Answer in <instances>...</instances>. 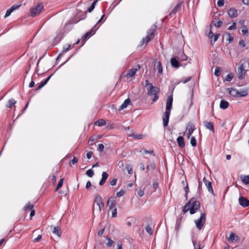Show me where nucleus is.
<instances>
[{"label":"nucleus","instance_id":"43","mask_svg":"<svg viewBox=\"0 0 249 249\" xmlns=\"http://www.w3.org/2000/svg\"><path fill=\"white\" fill-rule=\"evenodd\" d=\"M86 175L90 178H91L94 175V172L92 169H89L86 172Z\"/></svg>","mask_w":249,"mask_h":249},{"label":"nucleus","instance_id":"27","mask_svg":"<svg viewBox=\"0 0 249 249\" xmlns=\"http://www.w3.org/2000/svg\"><path fill=\"white\" fill-rule=\"evenodd\" d=\"M235 238L236 240L239 239V237L237 235H236L234 233L231 232L230 235V237L228 238V241L229 242H232Z\"/></svg>","mask_w":249,"mask_h":249},{"label":"nucleus","instance_id":"51","mask_svg":"<svg viewBox=\"0 0 249 249\" xmlns=\"http://www.w3.org/2000/svg\"><path fill=\"white\" fill-rule=\"evenodd\" d=\"M78 159L76 157H74L73 159L70 161V164H75L78 162Z\"/></svg>","mask_w":249,"mask_h":249},{"label":"nucleus","instance_id":"29","mask_svg":"<svg viewBox=\"0 0 249 249\" xmlns=\"http://www.w3.org/2000/svg\"><path fill=\"white\" fill-rule=\"evenodd\" d=\"M240 178L242 181L245 184H249V175L248 176H241Z\"/></svg>","mask_w":249,"mask_h":249},{"label":"nucleus","instance_id":"5","mask_svg":"<svg viewBox=\"0 0 249 249\" xmlns=\"http://www.w3.org/2000/svg\"><path fill=\"white\" fill-rule=\"evenodd\" d=\"M94 202L98 205L100 212L104 209L105 204L104 200L103 198L99 195H96L95 196Z\"/></svg>","mask_w":249,"mask_h":249},{"label":"nucleus","instance_id":"28","mask_svg":"<svg viewBox=\"0 0 249 249\" xmlns=\"http://www.w3.org/2000/svg\"><path fill=\"white\" fill-rule=\"evenodd\" d=\"M17 103V102L14 99H11L10 100H9L8 102L7 103V104H6L5 106L6 107H7V108H11L13 106H14L16 103Z\"/></svg>","mask_w":249,"mask_h":249},{"label":"nucleus","instance_id":"3","mask_svg":"<svg viewBox=\"0 0 249 249\" xmlns=\"http://www.w3.org/2000/svg\"><path fill=\"white\" fill-rule=\"evenodd\" d=\"M157 26L156 24H153L150 29L147 31V35L145 37L143 38L141 41V44H143L145 42L148 43L154 37V32L157 30Z\"/></svg>","mask_w":249,"mask_h":249},{"label":"nucleus","instance_id":"11","mask_svg":"<svg viewBox=\"0 0 249 249\" xmlns=\"http://www.w3.org/2000/svg\"><path fill=\"white\" fill-rule=\"evenodd\" d=\"M245 73L246 71L244 68V66L243 64H241L238 68V74L239 79H243Z\"/></svg>","mask_w":249,"mask_h":249},{"label":"nucleus","instance_id":"10","mask_svg":"<svg viewBox=\"0 0 249 249\" xmlns=\"http://www.w3.org/2000/svg\"><path fill=\"white\" fill-rule=\"evenodd\" d=\"M116 201L114 197L111 196L108 198L107 204L110 210H112L115 208Z\"/></svg>","mask_w":249,"mask_h":249},{"label":"nucleus","instance_id":"23","mask_svg":"<svg viewBox=\"0 0 249 249\" xmlns=\"http://www.w3.org/2000/svg\"><path fill=\"white\" fill-rule=\"evenodd\" d=\"M229 103L227 101L222 100L220 103V107L221 109H225L228 107Z\"/></svg>","mask_w":249,"mask_h":249},{"label":"nucleus","instance_id":"39","mask_svg":"<svg viewBox=\"0 0 249 249\" xmlns=\"http://www.w3.org/2000/svg\"><path fill=\"white\" fill-rule=\"evenodd\" d=\"M34 207L33 205H31L30 202H28L26 205L24 207L23 210L24 211H27L28 209H32Z\"/></svg>","mask_w":249,"mask_h":249},{"label":"nucleus","instance_id":"36","mask_svg":"<svg viewBox=\"0 0 249 249\" xmlns=\"http://www.w3.org/2000/svg\"><path fill=\"white\" fill-rule=\"evenodd\" d=\"M193 244L194 247V249H201L200 248V242H197L196 241L193 240Z\"/></svg>","mask_w":249,"mask_h":249},{"label":"nucleus","instance_id":"17","mask_svg":"<svg viewBox=\"0 0 249 249\" xmlns=\"http://www.w3.org/2000/svg\"><path fill=\"white\" fill-rule=\"evenodd\" d=\"M203 124L207 129L210 130L213 133H214V129L213 123L211 122L204 121L203 122Z\"/></svg>","mask_w":249,"mask_h":249},{"label":"nucleus","instance_id":"47","mask_svg":"<svg viewBox=\"0 0 249 249\" xmlns=\"http://www.w3.org/2000/svg\"><path fill=\"white\" fill-rule=\"evenodd\" d=\"M107 239L108 240V242L106 244V245L108 247H110L112 246L114 241L111 239V238L107 237Z\"/></svg>","mask_w":249,"mask_h":249},{"label":"nucleus","instance_id":"6","mask_svg":"<svg viewBox=\"0 0 249 249\" xmlns=\"http://www.w3.org/2000/svg\"><path fill=\"white\" fill-rule=\"evenodd\" d=\"M195 129V125L192 123L189 122L187 125L186 131L184 132V135H186L189 139Z\"/></svg>","mask_w":249,"mask_h":249},{"label":"nucleus","instance_id":"58","mask_svg":"<svg viewBox=\"0 0 249 249\" xmlns=\"http://www.w3.org/2000/svg\"><path fill=\"white\" fill-rule=\"evenodd\" d=\"M143 152L144 154H152L153 156H155V154H154V151L153 150L148 151L146 149H143Z\"/></svg>","mask_w":249,"mask_h":249},{"label":"nucleus","instance_id":"34","mask_svg":"<svg viewBox=\"0 0 249 249\" xmlns=\"http://www.w3.org/2000/svg\"><path fill=\"white\" fill-rule=\"evenodd\" d=\"M177 57L180 61L186 60L187 59V56L183 53H182L180 56H177Z\"/></svg>","mask_w":249,"mask_h":249},{"label":"nucleus","instance_id":"26","mask_svg":"<svg viewBox=\"0 0 249 249\" xmlns=\"http://www.w3.org/2000/svg\"><path fill=\"white\" fill-rule=\"evenodd\" d=\"M53 233L57 235L58 236L60 237L61 235V229L60 227L57 226L53 228Z\"/></svg>","mask_w":249,"mask_h":249},{"label":"nucleus","instance_id":"60","mask_svg":"<svg viewBox=\"0 0 249 249\" xmlns=\"http://www.w3.org/2000/svg\"><path fill=\"white\" fill-rule=\"evenodd\" d=\"M228 40L229 41V43H231V42L233 40V37L230 33H228Z\"/></svg>","mask_w":249,"mask_h":249},{"label":"nucleus","instance_id":"8","mask_svg":"<svg viewBox=\"0 0 249 249\" xmlns=\"http://www.w3.org/2000/svg\"><path fill=\"white\" fill-rule=\"evenodd\" d=\"M173 101V95H171L168 97L166 100L165 111L171 112V109L172 108Z\"/></svg>","mask_w":249,"mask_h":249},{"label":"nucleus","instance_id":"42","mask_svg":"<svg viewBox=\"0 0 249 249\" xmlns=\"http://www.w3.org/2000/svg\"><path fill=\"white\" fill-rule=\"evenodd\" d=\"M233 77L232 73H229L225 77V80L228 82L231 81Z\"/></svg>","mask_w":249,"mask_h":249},{"label":"nucleus","instance_id":"2","mask_svg":"<svg viewBox=\"0 0 249 249\" xmlns=\"http://www.w3.org/2000/svg\"><path fill=\"white\" fill-rule=\"evenodd\" d=\"M145 87L147 90L148 95H153V101L156 102L159 99L158 93L160 92V89L157 87L153 86V84L150 83L148 80L145 81Z\"/></svg>","mask_w":249,"mask_h":249},{"label":"nucleus","instance_id":"55","mask_svg":"<svg viewBox=\"0 0 249 249\" xmlns=\"http://www.w3.org/2000/svg\"><path fill=\"white\" fill-rule=\"evenodd\" d=\"M100 152H102L104 150V145L103 144H99L97 148Z\"/></svg>","mask_w":249,"mask_h":249},{"label":"nucleus","instance_id":"52","mask_svg":"<svg viewBox=\"0 0 249 249\" xmlns=\"http://www.w3.org/2000/svg\"><path fill=\"white\" fill-rule=\"evenodd\" d=\"M97 137L96 136V135L92 136L91 137H90L89 141V145H92V143H89L90 142H93L97 139Z\"/></svg>","mask_w":249,"mask_h":249},{"label":"nucleus","instance_id":"7","mask_svg":"<svg viewBox=\"0 0 249 249\" xmlns=\"http://www.w3.org/2000/svg\"><path fill=\"white\" fill-rule=\"evenodd\" d=\"M43 9V6L41 4H38L35 8L31 9V15L32 17H35L39 14Z\"/></svg>","mask_w":249,"mask_h":249},{"label":"nucleus","instance_id":"13","mask_svg":"<svg viewBox=\"0 0 249 249\" xmlns=\"http://www.w3.org/2000/svg\"><path fill=\"white\" fill-rule=\"evenodd\" d=\"M179 60H178V59L177 56L172 57L171 59V61H170L171 66L175 68H179L181 66V65L179 64Z\"/></svg>","mask_w":249,"mask_h":249},{"label":"nucleus","instance_id":"53","mask_svg":"<svg viewBox=\"0 0 249 249\" xmlns=\"http://www.w3.org/2000/svg\"><path fill=\"white\" fill-rule=\"evenodd\" d=\"M236 28V24L235 22H233L232 25L230 26L228 28L229 30H234Z\"/></svg>","mask_w":249,"mask_h":249},{"label":"nucleus","instance_id":"59","mask_svg":"<svg viewBox=\"0 0 249 249\" xmlns=\"http://www.w3.org/2000/svg\"><path fill=\"white\" fill-rule=\"evenodd\" d=\"M224 0H218L217 1V5L219 7H222L224 5Z\"/></svg>","mask_w":249,"mask_h":249},{"label":"nucleus","instance_id":"46","mask_svg":"<svg viewBox=\"0 0 249 249\" xmlns=\"http://www.w3.org/2000/svg\"><path fill=\"white\" fill-rule=\"evenodd\" d=\"M212 25H210V31H209L208 34L207 35V36L210 39H212V38L213 37V36H214L213 33V31H212Z\"/></svg>","mask_w":249,"mask_h":249},{"label":"nucleus","instance_id":"41","mask_svg":"<svg viewBox=\"0 0 249 249\" xmlns=\"http://www.w3.org/2000/svg\"><path fill=\"white\" fill-rule=\"evenodd\" d=\"M63 181H64V178H61L59 182H58V183L57 184V187H56V189L55 190V191H57L59 189H60L62 185H63Z\"/></svg>","mask_w":249,"mask_h":249},{"label":"nucleus","instance_id":"40","mask_svg":"<svg viewBox=\"0 0 249 249\" xmlns=\"http://www.w3.org/2000/svg\"><path fill=\"white\" fill-rule=\"evenodd\" d=\"M190 142H191V145L193 146L196 147V146L197 142H196V138H195V137L192 136L191 137Z\"/></svg>","mask_w":249,"mask_h":249},{"label":"nucleus","instance_id":"45","mask_svg":"<svg viewBox=\"0 0 249 249\" xmlns=\"http://www.w3.org/2000/svg\"><path fill=\"white\" fill-rule=\"evenodd\" d=\"M221 73V69L220 67H216L214 71V75L218 76Z\"/></svg>","mask_w":249,"mask_h":249},{"label":"nucleus","instance_id":"33","mask_svg":"<svg viewBox=\"0 0 249 249\" xmlns=\"http://www.w3.org/2000/svg\"><path fill=\"white\" fill-rule=\"evenodd\" d=\"M129 136L137 139H142L143 138V135L142 134L136 135L134 133H132L131 134H129Z\"/></svg>","mask_w":249,"mask_h":249},{"label":"nucleus","instance_id":"35","mask_svg":"<svg viewBox=\"0 0 249 249\" xmlns=\"http://www.w3.org/2000/svg\"><path fill=\"white\" fill-rule=\"evenodd\" d=\"M146 169H147V171L150 169L154 170L156 169L155 164L154 162L151 163L149 165L147 166Z\"/></svg>","mask_w":249,"mask_h":249},{"label":"nucleus","instance_id":"24","mask_svg":"<svg viewBox=\"0 0 249 249\" xmlns=\"http://www.w3.org/2000/svg\"><path fill=\"white\" fill-rule=\"evenodd\" d=\"M229 93L233 97H238V90L236 89L229 88Z\"/></svg>","mask_w":249,"mask_h":249},{"label":"nucleus","instance_id":"18","mask_svg":"<svg viewBox=\"0 0 249 249\" xmlns=\"http://www.w3.org/2000/svg\"><path fill=\"white\" fill-rule=\"evenodd\" d=\"M108 177V174L106 172H103L102 173V179L100 181L99 184L100 186L103 185L105 184V183L106 182V180L107 179Z\"/></svg>","mask_w":249,"mask_h":249},{"label":"nucleus","instance_id":"56","mask_svg":"<svg viewBox=\"0 0 249 249\" xmlns=\"http://www.w3.org/2000/svg\"><path fill=\"white\" fill-rule=\"evenodd\" d=\"M124 194V191L123 190H121L119 192L117 193V197H121L123 196Z\"/></svg>","mask_w":249,"mask_h":249},{"label":"nucleus","instance_id":"63","mask_svg":"<svg viewBox=\"0 0 249 249\" xmlns=\"http://www.w3.org/2000/svg\"><path fill=\"white\" fill-rule=\"evenodd\" d=\"M220 36V35L219 34H216L213 36H214L213 40V43H214L215 42H216L217 40V39Z\"/></svg>","mask_w":249,"mask_h":249},{"label":"nucleus","instance_id":"16","mask_svg":"<svg viewBox=\"0 0 249 249\" xmlns=\"http://www.w3.org/2000/svg\"><path fill=\"white\" fill-rule=\"evenodd\" d=\"M228 14L231 18H232L238 16V11L235 8H231L228 11Z\"/></svg>","mask_w":249,"mask_h":249},{"label":"nucleus","instance_id":"14","mask_svg":"<svg viewBox=\"0 0 249 249\" xmlns=\"http://www.w3.org/2000/svg\"><path fill=\"white\" fill-rule=\"evenodd\" d=\"M203 181L204 182L205 185L206 186L208 191L211 193L213 195V190L212 187V183L210 181L206 179V178L204 177L203 179Z\"/></svg>","mask_w":249,"mask_h":249},{"label":"nucleus","instance_id":"57","mask_svg":"<svg viewBox=\"0 0 249 249\" xmlns=\"http://www.w3.org/2000/svg\"><path fill=\"white\" fill-rule=\"evenodd\" d=\"M242 32L243 35H246L248 34V30L246 26H244L242 30Z\"/></svg>","mask_w":249,"mask_h":249},{"label":"nucleus","instance_id":"19","mask_svg":"<svg viewBox=\"0 0 249 249\" xmlns=\"http://www.w3.org/2000/svg\"><path fill=\"white\" fill-rule=\"evenodd\" d=\"M131 103V100L130 98H128L124 100V103L122 104V105L120 107L119 110H122L125 108H126L128 105Z\"/></svg>","mask_w":249,"mask_h":249},{"label":"nucleus","instance_id":"20","mask_svg":"<svg viewBox=\"0 0 249 249\" xmlns=\"http://www.w3.org/2000/svg\"><path fill=\"white\" fill-rule=\"evenodd\" d=\"M249 93V89H242L238 90V97H242L246 96Z\"/></svg>","mask_w":249,"mask_h":249},{"label":"nucleus","instance_id":"21","mask_svg":"<svg viewBox=\"0 0 249 249\" xmlns=\"http://www.w3.org/2000/svg\"><path fill=\"white\" fill-rule=\"evenodd\" d=\"M183 3V1L179 2L176 6L174 7V8L172 10L171 12H170L169 15L171 16L173 14H175L180 9L182 4Z\"/></svg>","mask_w":249,"mask_h":249},{"label":"nucleus","instance_id":"1","mask_svg":"<svg viewBox=\"0 0 249 249\" xmlns=\"http://www.w3.org/2000/svg\"><path fill=\"white\" fill-rule=\"evenodd\" d=\"M200 207V203L199 201L196 200L195 197H192L183 207L182 212L184 214L189 211L191 214H193L197 212Z\"/></svg>","mask_w":249,"mask_h":249},{"label":"nucleus","instance_id":"22","mask_svg":"<svg viewBox=\"0 0 249 249\" xmlns=\"http://www.w3.org/2000/svg\"><path fill=\"white\" fill-rule=\"evenodd\" d=\"M177 142L180 148H183L185 146V142L184 138L182 136H179L177 138Z\"/></svg>","mask_w":249,"mask_h":249},{"label":"nucleus","instance_id":"4","mask_svg":"<svg viewBox=\"0 0 249 249\" xmlns=\"http://www.w3.org/2000/svg\"><path fill=\"white\" fill-rule=\"evenodd\" d=\"M206 222V213H201L200 218L195 221V224L197 229L200 230L203 227Z\"/></svg>","mask_w":249,"mask_h":249},{"label":"nucleus","instance_id":"30","mask_svg":"<svg viewBox=\"0 0 249 249\" xmlns=\"http://www.w3.org/2000/svg\"><path fill=\"white\" fill-rule=\"evenodd\" d=\"M95 27H96V25H95L93 28H92L91 29V31H89V32H88L86 33V34H85L83 36V37H82V39H83V40H86V39L87 38V37H88L89 36H90V35L91 33L92 32H94L93 34H94V33H95L94 28H95Z\"/></svg>","mask_w":249,"mask_h":249},{"label":"nucleus","instance_id":"62","mask_svg":"<svg viewBox=\"0 0 249 249\" xmlns=\"http://www.w3.org/2000/svg\"><path fill=\"white\" fill-rule=\"evenodd\" d=\"M105 228H102V229L98 231V235L99 236H101L103 233H104V231H105Z\"/></svg>","mask_w":249,"mask_h":249},{"label":"nucleus","instance_id":"31","mask_svg":"<svg viewBox=\"0 0 249 249\" xmlns=\"http://www.w3.org/2000/svg\"><path fill=\"white\" fill-rule=\"evenodd\" d=\"M95 124L99 126H104L106 124V122L103 119H99L95 123Z\"/></svg>","mask_w":249,"mask_h":249},{"label":"nucleus","instance_id":"61","mask_svg":"<svg viewBox=\"0 0 249 249\" xmlns=\"http://www.w3.org/2000/svg\"><path fill=\"white\" fill-rule=\"evenodd\" d=\"M223 22L222 21H218L217 23L214 24V25L217 28H220L222 25Z\"/></svg>","mask_w":249,"mask_h":249},{"label":"nucleus","instance_id":"49","mask_svg":"<svg viewBox=\"0 0 249 249\" xmlns=\"http://www.w3.org/2000/svg\"><path fill=\"white\" fill-rule=\"evenodd\" d=\"M126 169L128 171V174H130L132 172V166L130 164H127L126 165Z\"/></svg>","mask_w":249,"mask_h":249},{"label":"nucleus","instance_id":"54","mask_svg":"<svg viewBox=\"0 0 249 249\" xmlns=\"http://www.w3.org/2000/svg\"><path fill=\"white\" fill-rule=\"evenodd\" d=\"M52 76V74L48 77L44 81L41 83V84L44 87L48 83Z\"/></svg>","mask_w":249,"mask_h":249},{"label":"nucleus","instance_id":"25","mask_svg":"<svg viewBox=\"0 0 249 249\" xmlns=\"http://www.w3.org/2000/svg\"><path fill=\"white\" fill-rule=\"evenodd\" d=\"M181 219H182V218L180 217L176 220L175 231H176L177 234H178V232L179 230L180 225V223L181 222Z\"/></svg>","mask_w":249,"mask_h":249},{"label":"nucleus","instance_id":"44","mask_svg":"<svg viewBox=\"0 0 249 249\" xmlns=\"http://www.w3.org/2000/svg\"><path fill=\"white\" fill-rule=\"evenodd\" d=\"M71 47V45L70 44H66L64 45L63 49V53L68 51Z\"/></svg>","mask_w":249,"mask_h":249},{"label":"nucleus","instance_id":"50","mask_svg":"<svg viewBox=\"0 0 249 249\" xmlns=\"http://www.w3.org/2000/svg\"><path fill=\"white\" fill-rule=\"evenodd\" d=\"M112 210H113V211L112 212V217L113 218L116 217L117 216V209L114 208Z\"/></svg>","mask_w":249,"mask_h":249},{"label":"nucleus","instance_id":"37","mask_svg":"<svg viewBox=\"0 0 249 249\" xmlns=\"http://www.w3.org/2000/svg\"><path fill=\"white\" fill-rule=\"evenodd\" d=\"M146 232L150 235H152L153 233V230L150 226L148 225L145 228Z\"/></svg>","mask_w":249,"mask_h":249},{"label":"nucleus","instance_id":"48","mask_svg":"<svg viewBox=\"0 0 249 249\" xmlns=\"http://www.w3.org/2000/svg\"><path fill=\"white\" fill-rule=\"evenodd\" d=\"M13 11V9H11V8H10L9 9H8L7 10V11H6V14H5V16H4V18H6L7 17H9V16L11 15V13H12Z\"/></svg>","mask_w":249,"mask_h":249},{"label":"nucleus","instance_id":"32","mask_svg":"<svg viewBox=\"0 0 249 249\" xmlns=\"http://www.w3.org/2000/svg\"><path fill=\"white\" fill-rule=\"evenodd\" d=\"M182 184H183V186H184V190L185 193L188 194L189 192V187H188V185L187 180H185V181H182Z\"/></svg>","mask_w":249,"mask_h":249},{"label":"nucleus","instance_id":"38","mask_svg":"<svg viewBox=\"0 0 249 249\" xmlns=\"http://www.w3.org/2000/svg\"><path fill=\"white\" fill-rule=\"evenodd\" d=\"M157 69L158 70V72L159 73L161 74L162 72V66H161V63L159 61V62H158L157 63Z\"/></svg>","mask_w":249,"mask_h":249},{"label":"nucleus","instance_id":"15","mask_svg":"<svg viewBox=\"0 0 249 249\" xmlns=\"http://www.w3.org/2000/svg\"><path fill=\"white\" fill-rule=\"evenodd\" d=\"M239 203L243 207L249 206V200L245 197L241 196L239 198Z\"/></svg>","mask_w":249,"mask_h":249},{"label":"nucleus","instance_id":"64","mask_svg":"<svg viewBox=\"0 0 249 249\" xmlns=\"http://www.w3.org/2000/svg\"><path fill=\"white\" fill-rule=\"evenodd\" d=\"M137 194L138 195L140 196H142L144 193V191L143 190H139L138 191H137Z\"/></svg>","mask_w":249,"mask_h":249},{"label":"nucleus","instance_id":"9","mask_svg":"<svg viewBox=\"0 0 249 249\" xmlns=\"http://www.w3.org/2000/svg\"><path fill=\"white\" fill-rule=\"evenodd\" d=\"M141 68V66L140 65H138L135 68H133L132 69L129 70L127 74H126V77L127 78H131L133 77L136 72L138 71V70H140Z\"/></svg>","mask_w":249,"mask_h":249},{"label":"nucleus","instance_id":"12","mask_svg":"<svg viewBox=\"0 0 249 249\" xmlns=\"http://www.w3.org/2000/svg\"><path fill=\"white\" fill-rule=\"evenodd\" d=\"M171 112L165 111L162 117L163 124L164 127L168 125Z\"/></svg>","mask_w":249,"mask_h":249}]
</instances>
